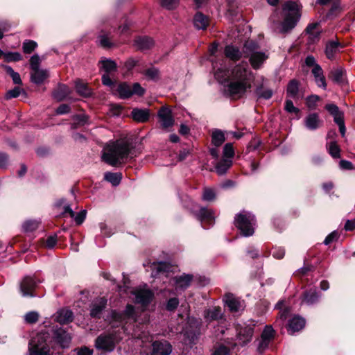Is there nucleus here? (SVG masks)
Returning <instances> with one entry per match:
<instances>
[{
  "instance_id": "obj_55",
  "label": "nucleus",
  "mask_w": 355,
  "mask_h": 355,
  "mask_svg": "<svg viewBox=\"0 0 355 355\" xmlns=\"http://www.w3.org/2000/svg\"><path fill=\"white\" fill-rule=\"evenodd\" d=\"M22 92V89L19 87H15L12 89H10L8 91L6 94V98L7 99H10L12 98H17L18 97L21 92Z\"/></svg>"
},
{
  "instance_id": "obj_7",
  "label": "nucleus",
  "mask_w": 355,
  "mask_h": 355,
  "mask_svg": "<svg viewBox=\"0 0 355 355\" xmlns=\"http://www.w3.org/2000/svg\"><path fill=\"white\" fill-rule=\"evenodd\" d=\"M121 339V337L116 333L101 335L96 339L95 347L104 352H112Z\"/></svg>"
},
{
  "instance_id": "obj_58",
  "label": "nucleus",
  "mask_w": 355,
  "mask_h": 355,
  "mask_svg": "<svg viewBox=\"0 0 355 355\" xmlns=\"http://www.w3.org/2000/svg\"><path fill=\"white\" fill-rule=\"evenodd\" d=\"M98 41L101 46L104 48H109L112 46V43L106 35H101L98 37Z\"/></svg>"
},
{
  "instance_id": "obj_19",
  "label": "nucleus",
  "mask_w": 355,
  "mask_h": 355,
  "mask_svg": "<svg viewBox=\"0 0 355 355\" xmlns=\"http://www.w3.org/2000/svg\"><path fill=\"white\" fill-rule=\"evenodd\" d=\"M305 325V320L298 315L293 317L288 324V331L290 334H293L296 331H299L304 328Z\"/></svg>"
},
{
  "instance_id": "obj_16",
  "label": "nucleus",
  "mask_w": 355,
  "mask_h": 355,
  "mask_svg": "<svg viewBox=\"0 0 355 355\" xmlns=\"http://www.w3.org/2000/svg\"><path fill=\"white\" fill-rule=\"evenodd\" d=\"M304 125L307 129L314 130L322 125V121L320 119L318 114L311 113L306 116Z\"/></svg>"
},
{
  "instance_id": "obj_8",
  "label": "nucleus",
  "mask_w": 355,
  "mask_h": 355,
  "mask_svg": "<svg viewBox=\"0 0 355 355\" xmlns=\"http://www.w3.org/2000/svg\"><path fill=\"white\" fill-rule=\"evenodd\" d=\"M255 324L252 322L250 324H238L236 327V340L241 345H245L251 341Z\"/></svg>"
},
{
  "instance_id": "obj_39",
  "label": "nucleus",
  "mask_w": 355,
  "mask_h": 355,
  "mask_svg": "<svg viewBox=\"0 0 355 355\" xmlns=\"http://www.w3.org/2000/svg\"><path fill=\"white\" fill-rule=\"evenodd\" d=\"M152 268L153 274L155 276L159 274L167 272L169 269V265L166 262H160L158 263H153Z\"/></svg>"
},
{
  "instance_id": "obj_15",
  "label": "nucleus",
  "mask_w": 355,
  "mask_h": 355,
  "mask_svg": "<svg viewBox=\"0 0 355 355\" xmlns=\"http://www.w3.org/2000/svg\"><path fill=\"white\" fill-rule=\"evenodd\" d=\"M225 304L232 312H239L243 307L241 300L233 294L227 293L223 299Z\"/></svg>"
},
{
  "instance_id": "obj_23",
  "label": "nucleus",
  "mask_w": 355,
  "mask_h": 355,
  "mask_svg": "<svg viewBox=\"0 0 355 355\" xmlns=\"http://www.w3.org/2000/svg\"><path fill=\"white\" fill-rule=\"evenodd\" d=\"M49 77V72L46 69H37L32 71L31 73V81L35 84L42 83Z\"/></svg>"
},
{
  "instance_id": "obj_22",
  "label": "nucleus",
  "mask_w": 355,
  "mask_h": 355,
  "mask_svg": "<svg viewBox=\"0 0 355 355\" xmlns=\"http://www.w3.org/2000/svg\"><path fill=\"white\" fill-rule=\"evenodd\" d=\"M204 317L207 322L218 320L222 318L221 309L219 306L208 309L205 311Z\"/></svg>"
},
{
  "instance_id": "obj_63",
  "label": "nucleus",
  "mask_w": 355,
  "mask_h": 355,
  "mask_svg": "<svg viewBox=\"0 0 355 355\" xmlns=\"http://www.w3.org/2000/svg\"><path fill=\"white\" fill-rule=\"evenodd\" d=\"M325 109L332 115L334 116L335 114H338V113L340 112L338 107L333 103L327 104L325 105Z\"/></svg>"
},
{
  "instance_id": "obj_50",
  "label": "nucleus",
  "mask_w": 355,
  "mask_h": 355,
  "mask_svg": "<svg viewBox=\"0 0 355 355\" xmlns=\"http://www.w3.org/2000/svg\"><path fill=\"white\" fill-rule=\"evenodd\" d=\"M234 155V150L232 146V144L230 143H227L225 145L223 148V157L225 159H232V158Z\"/></svg>"
},
{
  "instance_id": "obj_59",
  "label": "nucleus",
  "mask_w": 355,
  "mask_h": 355,
  "mask_svg": "<svg viewBox=\"0 0 355 355\" xmlns=\"http://www.w3.org/2000/svg\"><path fill=\"white\" fill-rule=\"evenodd\" d=\"M40 59L38 55H33L30 59V66L32 71L40 69Z\"/></svg>"
},
{
  "instance_id": "obj_57",
  "label": "nucleus",
  "mask_w": 355,
  "mask_h": 355,
  "mask_svg": "<svg viewBox=\"0 0 355 355\" xmlns=\"http://www.w3.org/2000/svg\"><path fill=\"white\" fill-rule=\"evenodd\" d=\"M179 300L176 297L171 298L168 300L166 304V309L169 311H173L178 307Z\"/></svg>"
},
{
  "instance_id": "obj_56",
  "label": "nucleus",
  "mask_w": 355,
  "mask_h": 355,
  "mask_svg": "<svg viewBox=\"0 0 355 355\" xmlns=\"http://www.w3.org/2000/svg\"><path fill=\"white\" fill-rule=\"evenodd\" d=\"M39 315L35 311H31L26 314L25 315V320L28 323H35L38 320Z\"/></svg>"
},
{
  "instance_id": "obj_53",
  "label": "nucleus",
  "mask_w": 355,
  "mask_h": 355,
  "mask_svg": "<svg viewBox=\"0 0 355 355\" xmlns=\"http://www.w3.org/2000/svg\"><path fill=\"white\" fill-rule=\"evenodd\" d=\"M328 151L334 158L340 157V148L336 142H331L329 144Z\"/></svg>"
},
{
  "instance_id": "obj_28",
  "label": "nucleus",
  "mask_w": 355,
  "mask_h": 355,
  "mask_svg": "<svg viewBox=\"0 0 355 355\" xmlns=\"http://www.w3.org/2000/svg\"><path fill=\"white\" fill-rule=\"evenodd\" d=\"M319 296L315 289H310L309 291H305L302 298V303H304L308 305L314 304L318 301Z\"/></svg>"
},
{
  "instance_id": "obj_2",
  "label": "nucleus",
  "mask_w": 355,
  "mask_h": 355,
  "mask_svg": "<svg viewBox=\"0 0 355 355\" xmlns=\"http://www.w3.org/2000/svg\"><path fill=\"white\" fill-rule=\"evenodd\" d=\"M130 153V144L124 139L110 141L103 148L102 159L112 166L121 164Z\"/></svg>"
},
{
  "instance_id": "obj_40",
  "label": "nucleus",
  "mask_w": 355,
  "mask_h": 355,
  "mask_svg": "<svg viewBox=\"0 0 355 355\" xmlns=\"http://www.w3.org/2000/svg\"><path fill=\"white\" fill-rule=\"evenodd\" d=\"M284 301H279L277 302V304L275 306V307L277 309L280 310L279 313V318L277 319L276 323L279 322V320H282V322H284L288 317V315L289 313V309L284 307Z\"/></svg>"
},
{
  "instance_id": "obj_3",
  "label": "nucleus",
  "mask_w": 355,
  "mask_h": 355,
  "mask_svg": "<svg viewBox=\"0 0 355 355\" xmlns=\"http://www.w3.org/2000/svg\"><path fill=\"white\" fill-rule=\"evenodd\" d=\"M243 55L248 58L252 68L254 70L261 69L269 58L268 52L261 51L257 42L253 40H248L245 42Z\"/></svg>"
},
{
  "instance_id": "obj_27",
  "label": "nucleus",
  "mask_w": 355,
  "mask_h": 355,
  "mask_svg": "<svg viewBox=\"0 0 355 355\" xmlns=\"http://www.w3.org/2000/svg\"><path fill=\"white\" fill-rule=\"evenodd\" d=\"M135 44L141 50H147L154 45V42L148 37H139L135 40Z\"/></svg>"
},
{
  "instance_id": "obj_64",
  "label": "nucleus",
  "mask_w": 355,
  "mask_h": 355,
  "mask_svg": "<svg viewBox=\"0 0 355 355\" xmlns=\"http://www.w3.org/2000/svg\"><path fill=\"white\" fill-rule=\"evenodd\" d=\"M229 354V349L225 346H220L218 347L213 355H227Z\"/></svg>"
},
{
  "instance_id": "obj_12",
  "label": "nucleus",
  "mask_w": 355,
  "mask_h": 355,
  "mask_svg": "<svg viewBox=\"0 0 355 355\" xmlns=\"http://www.w3.org/2000/svg\"><path fill=\"white\" fill-rule=\"evenodd\" d=\"M274 336L275 331L272 326H266L261 335V340L258 345V350L261 352L265 349L268 347L270 340L274 338Z\"/></svg>"
},
{
  "instance_id": "obj_60",
  "label": "nucleus",
  "mask_w": 355,
  "mask_h": 355,
  "mask_svg": "<svg viewBox=\"0 0 355 355\" xmlns=\"http://www.w3.org/2000/svg\"><path fill=\"white\" fill-rule=\"evenodd\" d=\"M132 89V96L133 94H137L138 96H143L145 93V89L140 85L139 83H134Z\"/></svg>"
},
{
  "instance_id": "obj_11",
  "label": "nucleus",
  "mask_w": 355,
  "mask_h": 355,
  "mask_svg": "<svg viewBox=\"0 0 355 355\" xmlns=\"http://www.w3.org/2000/svg\"><path fill=\"white\" fill-rule=\"evenodd\" d=\"M159 123L164 129H168L172 127L174 124V119L173 118L171 111L169 108L162 107L158 111Z\"/></svg>"
},
{
  "instance_id": "obj_46",
  "label": "nucleus",
  "mask_w": 355,
  "mask_h": 355,
  "mask_svg": "<svg viewBox=\"0 0 355 355\" xmlns=\"http://www.w3.org/2000/svg\"><path fill=\"white\" fill-rule=\"evenodd\" d=\"M5 71L12 79V81L16 85H21V80L19 74L17 72L14 71L12 68L10 66L5 67Z\"/></svg>"
},
{
  "instance_id": "obj_30",
  "label": "nucleus",
  "mask_w": 355,
  "mask_h": 355,
  "mask_svg": "<svg viewBox=\"0 0 355 355\" xmlns=\"http://www.w3.org/2000/svg\"><path fill=\"white\" fill-rule=\"evenodd\" d=\"M64 213L69 214L71 218H73L77 225H80L83 223L86 217V211L83 210L78 213L76 215L75 212L71 209V207L67 205L64 208Z\"/></svg>"
},
{
  "instance_id": "obj_61",
  "label": "nucleus",
  "mask_w": 355,
  "mask_h": 355,
  "mask_svg": "<svg viewBox=\"0 0 355 355\" xmlns=\"http://www.w3.org/2000/svg\"><path fill=\"white\" fill-rule=\"evenodd\" d=\"M285 110L290 113L297 114L300 110L294 106L291 100L287 99L285 103Z\"/></svg>"
},
{
  "instance_id": "obj_13",
  "label": "nucleus",
  "mask_w": 355,
  "mask_h": 355,
  "mask_svg": "<svg viewBox=\"0 0 355 355\" xmlns=\"http://www.w3.org/2000/svg\"><path fill=\"white\" fill-rule=\"evenodd\" d=\"M70 335L62 328L57 329L53 332V339L61 347H68L71 342Z\"/></svg>"
},
{
  "instance_id": "obj_6",
  "label": "nucleus",
  "mask_w": 355,
  "mask_h": 355,
  "mask_svg": "<svg viewBox=\"0 0 355 355\" xmlns=\"http://www.w3.org/2000/svg\"><path fill=\"white\" fill-rule=\"evenodd\" d=\"M234 225L243 236H252L254 232V216L249 212L243 211L235 216Z\"/></svg>"
},
{
  "instance_id": "obj_32",
  "label": "nucleus",
  "mask_w": 355,
  "mask_h": 355,
  "mask_svg": "<svg viewBox=\"0 0 355 355\" xmlns=\"http://www.w3.org/2000/svg\"><path fill=\"white\" fill-rule=\"evenodd\" d=\"M224 53L227 58L234 61L238 60L243 54V52L241 53L238 48L232 45L227 46L225 49Z\"/></svg>"
},
{
  "instance_id": "obj_43",
  "label": "nucleus",
  "mask_w": 355,
  "mask_h": 355,
  "mask_svg": "<svg viewBox=\"0 0 355 355\" xmlns=\"http://www.w3.org/2000/svg\"><path fill=\"white\" fill-rule=\"evenodd\" d=\"M320 101V97L318 95H311L306 98V105L309 110H315L318 105V102Z\"/></svg>"
},
{
  "instance_id": "obj_41",
  "label": "nucleus",
  "mask_w": 355,
  "mask_h": 355,
  "mask_svg": "<svg viewBox=\"0 0 355 355\" xmlns=\"http://www.w3.org/2000/svg\"><path fill=\"white\" fill-rule=\"evenodd\" d=\"M122 176L119 173L107 172L105 173V180L112 183L114 186L119 184Z\"/></svg>"
},
{
  "instance_id": "obj_10",
  "label": "nucleus",
  "mask_w": 355,
  "mask_h": 355,
  "mask_svg": "<svg viewBox=\"0 0 355 355\" xmlns=\"http://www.w3.org/2000/svg\"><path fill=\"white\" fill-rule=\"evenodd\" d=\"M39 282H36L33 277H25L20 284V291L24 297H34V291Z\"/></svg>"
},
{
  "instance_id": "obj_62",
  "label": "nucleus",
  "mask_w": 355,
  "mask_h": 355,
  "mask_svg": "<svg viewBox=\"0 0 355 355\" xmlns=\"http://www.w3.org/2000/svg\"><path fill=\"white\" fill-rule=\"evenodd\" d=\"M102 83L104 85L108 86L112 89L114 86V83L112 80L108 73H104L102 76Z\"/></svg>"
},
{
  "instance_id": "obj_45",
  "label": "nucleus",
  "mask_w": 355,
  "mask_h": 355,
  "mask_svg": "<svg viewBox=\"0 0 355 355\" xmlns=\"http://www.w3.org/2000/svg\"><path fill=\"white\" fill-rule=\"evenodd\" d=\"M331 75L333 80L336 83H341L344 81V71L342 68H337L332 70Z\"/></svg>"
},
{
  "instance_id": "obj_29",
  "label": "nucleus",
  "mask_w": 355,
  "mask_h": 355,
  "mask_svg": "<svg viewBox=\"0 0 355 355\" xmlns=\"http://www.w3.org/2000/svg\"><path fill=\"white\" fill-rule=\"evenodd\" d=\"M131 115L135 121L140 123L146 122L149 119V112L147 110L134 109Z\"/></svg>"
},
{
  "instance_id": "obj_44",
  "label": "nucleus",
  "mask_w": 355,
  "mask_h": 355,
  "mask_svg": "<svg viewBox=\"0 0 355 355\" xmlns=\"http://www.w3.org/2000/svg\"><path fill=\"white\" fill-rule=\"evenodd\" d=\"M142 73L149 80H157L159 79V71L155 67H150L144 71Z\"/></svg>"
},
{
  "instance_id": "obj_52",
  "label": "nucleus",
  "mask_w": 355,
  "mask_h": 355,
  "mask_svg": "<svg viewBox=\"0 0 355 355\" xmlns=\"http://www.w3.org/2000/svg\"><path fill=\"white\" fill-rule=\"evenodd\" d=\"M194 324H196V329H195L194 331H193L192 332L189 333L187 330H185L184 333V336L186 337L187 339H188L189 343L194 342L195 339L197 337V333H198V329H197L198 328L199 323H198V321H195Z\"/></svg>"
},
{
  "instance_id": "obj_48",
  "label": "nucleus",
  "mask_w": 355,
  "mask_h": 355,
  "mask_svg": "<svg viewBox=\"0 0 355 355\" xmlns=\"http://www.w3.org/2000/svg\"><path fill=\"white\" fill-rule=\"evenodd\" d=\"M216 198V192L211 188H205L202 193V199L205 201H213Z\"/></svg>"
},
{
  "instance_id": "obj_33",
  "label": "nucleus",
  "mask_w": 355,
  "mask_h": 355,
  "mask_svg": "<svg viewBox=\"0 0 355 355\" xmlns=\"http://www.w3.org/2000/svg\"><path fill=\"white\" fill-rule=\"evenodd\" d=\"M340 44L338 42H329L326 45L325 54L327 58L333 59L335 54L338 51Z\"/></svg>"
},
{
  "instance_id": "obj_1",
  "label": "nucleus",
  "mask_w": 355,
  "mask_h": 355,
  "mask_svg": "<svg viewBox=\"0 0 355 355\" xmlns=\"http://www.w3.org/2000/svg\"><path fill=\"white\" fill-rule=\"evenodd\" d=\"M215 78L218 82L223 83L230 78L227 91L232 96L241 97L251 89L254 76L249 68L248 63H241L236 65L232 70L231 75L222 68H218L214 73Z\"/></svg>"
},
{
  "instance_id": "obj_54",
  "label": "nucleus",
  "mask_w": 355,
  "mask_h": 355,
  "mask_svg": "<svg viewBox=\"0 0 355 355\" xmlns=\"http://www.w3.org/2000/svg\"><path fill=\"white\" fill-rule=\"evenodd\" d=\"M124 315L128 319H132L134 322H137V319L135 316V311L133 306L128 304L127 305L124 311Z\"/></svg>"
},
{
  "instance_id": "obj_47",
  "label": "nucleus",
  "mask_w": 355,
  "mask_h": 355,
  "mask_svg": "<svg viewBox=\"0 0 355 355\" xmlns=\"http://www.w3.org/2000/svg\"><path fill=\"white\" fill-rule=\"evenodd\" d=\"M39 224L40 222L37 220H29L24 223L23 228L25 232H33L38 227Z\"/></svg>"
},
{
  "instance_id": "obj_4",
  "label": "nucleus",
  "mask_w": 355,
  "mask_h": 355,
  "mask_svg": "<svg viewBox=\"0 0 355 355\" xmlns=\"http://www.w3.org/2000/svg\"><path fill=\"white\" fill-rule=\"evenodd\" d=\"M283 11L285 12V16L279 31L280 33L285 34L290 32L299 21L300 6L296 2L288 1L284 4Z\"/></svg>"
},
{
  "instance_id": "obj_37",
  "label": "nucleus",
  "mask_w": 355,
  "mask_h": 355,
  "mask_svg": "<svg viewBox=\"0 0 355 355\" xmlns=\"http://www.w3.org/2000/svg\"><path fill=\"white\" fill-rule=\"evenodd\" d=\"M101 67L104 70L105 73H110L116 69V64L114 61L109 59H103L99 62Z\"/></svg>"
},
{
  "instance_id": "obj_26",
  "label": "nucleus",
  "mask_w": 355,
  "mask_h": 355,
  "mask_svg": "<svg viewBox=\"0 0 355 355\" xmlns=\"http://www.w3.org/2000/svg\"><path fill=\"white\" fill-rule=\"evenodd\" d=\"M318 23H312L309 24L306 28V32L309 35V40L311 42L314 43L319 40L320 31L318 29Z\"/></svg>"
},
{
  "instance_id": "obj_25",
  "label": "nucleus",
  "mask_w": 355,
  "mask_h": 355,
  "mask_svg": "<svg viewBox=\"0 0 355 355\" xmlns=\"http://www.w3.org/2000/svg\"><path fill=\"white\" fill-rule=\"evenodd\" d=\"M209 23V18L201 12H197L193 17L194 26L198 29H206Z\"/></svg>"
},
{
  "instance_id": "obj_51",
  "label": "nucleus",
  "mask_w": 355,
  "mask_h": 355,
  "mask_svg": "<svg viewBox=\"0 0 355 355\" xmlns=\"http://www.w3.org/2000/svg\"><path fill=\"white\" fill-rule=\"evenodd\" d=\"M179 3L180 0H161L162 6L168 10H173L176 8Z\"/></svg>"
},
{
  "instance_id": "obj_35",
  "label": "nucleus",
  "mask_w": 355,
  "mask_h": 355,
  "mask_svg": "<svg viewBox=\"0 0 355 355\" xmlns=\"http://www.w3.org/2000/svg\"><path fill=\"white\" fill-rule=\"evenodd\" d=\"M232 164V159L223 158L216 166V171L218 175H223L227 172Z\"/></svg>"
},
{
  "instance_id": "obj_42",
  "label": "nucleus",
  "mask_w": 355,
  "mask_h": 355,
  "mask_svg": "<svg viewBox=\"0 0 355 355\" xmlns=\"http://www.w3.org/2000/svg\"><path fill=\"white\" fill-rule=\"evenodd\" d=\"M211 139L213 144L216 147L220 146L225 140L224 133L218 130L213 132Z\"/></svg>"
},
{
  "instance_id": "obj_36",
  "label": "nucleus",
  "mask_w": 355,
  "mask_h": 355,
  "mask_svg": "<svg viewBox=\"0 0 355 355\" xmlns=\"http://www.w3.org/2000/svg\"><path fill=\"white\" fill-rule=\"evenodd\" d=\"M299 82L296 80H292L289 82L287 87V95L293 98H297L299 94Z\"/></svg>"
},
{
  "instance_id": "obj_9",
  "label": "nucleus",
  "mask_w": 355,
  "mask_h": 355,
  "mask_svg": "<svg viewBox=\"0 0 355 355\" xmlns=\"http://www.w3.org/2000/svg\"><path fill=\"white\" fill-rule=\"evenodd\" d=\"M134 295L135 302L139 304L142 307L145 308L152 300L153 293L146 288H138L132 292Z\"/></svg>"
},
{
  "instance_id": "obj_49",
  "label": "nucleus",
  "mask_w": 355,
  "mask_h": 355,
  "mask_svg": "<svg viewBox=\"0 0 355 355\" xmlns=\"http://www.w3.org/2000/svg\"><path fill=\"white\" fill-rule=\"evenodd\" d=\"M37 46L35 42L33 40H26L23 43V51L25 53H31Z\"/></svg>"
},
{
  "instance_id": "obj_38",
  "label": "nucleus",
  "mask_w": 355,
  "mask_h": 355,
  "mask_svg": "<svg viewBox=\"0 0 355 355\" xmlns=\"http://www.w3.org/2000/svg\"><path fill=\"white\" fill-rule=\"evenodd\" d=\"M76 89L80 95L85 97L90 96L92 94L91 89L82 80H77L76 82Z\"/></svg>"
},
{
  "instance_id": "obj_21",
  "label": "nucleus",
  "mask_w": 355,
  "mask_h": 355,
  "mask_svg": "<svg viewBox=\"0 0 355 355\" xmlns=\"http://www.w3.org/2000/svg\"><path fill=\"white\" fill-rule=\"evenodd\" d=\"M312 73L314 76L315 81L319 87L324 89H327L325 78L323 75V71L320 65H315L312 69Z\"/></svg>"
},
{
  "instance_id": "obj_14",
  "label": "nucleus",
  "mask_w": 355,
  "mask_h": 355,
  "mask_svg": "<svg viewBox=\"0 0 355 355\" xmlns=\"http://www.w3.org/2000/svg\"><path fill=\"white\" fill-rule=\"evenodd\" d=\"M172 351L171 344L166 341H156L153 344V355H168Z\"/></svg>"
},
{
  "instance_id": "obj_5",
  "label": "nucleus",
  "mask_w": 355,
  "mask_h": 355,
  "mask_svg": "<svg viewBox=\"0 0 355 355\" xmlns=\"http://www.w3.org/2000/svg\"><path fill=\"white\" fill-rule=\"evenodd\" d=\"M49 339L47 332H41L33 337L29 343L30 355H51Z\"/></svg>"
},
{
  "instance_id": "obj_18",
  "label": "nucleus",
  "mask_w": 355,
  "mask_h": 355,
  "mask_svg": "<svg viewBox=\"0 0 355 355\" xmlns=\"http://www.w3.org/2000/svg\"><path fill=\"white\" fill-rule=\"evenodd\" d=\"M193 276L190 275H182L180 277H175L173 279L175 284V288L177 291H184L190 285Z\"/></svg>"
},
{
  "instance_id": "obj_24",
  "label": "nucleus",
  "mask_w": 355,
  "mask_h": 355,
  "mask_svg": "<svg viewBox=\"0 0 355 355\" xmlns=\"http://www.w3.org/2000/svg\"><path fill=\"white\" fill-rule=\"evenodd\" d=\"M55 320L60 324H67L73 320V313L69 309H61L57 312Z\"/></svg>"
},
{
  "instance_id": "obj_31",
  "label": "nucleus",
  "mask_w": 355,
  "mask_h": 355,
  "mask_svg": "<svg viewBox=\"0 0 355 355\" xmlns=\"http://www.w3.org/2000/svg\"><path fill=\"white\" fill-rule=\"evenodd\" d=\"M70 94L69 88L65 85H60L53 92V97L58 101L64 100Z\"/></svg>"
},
{
  "instance_id": "obj_17",
  "label": "nucleus",
  "mask_w": 355,
  "mask_h": 355,
  "mask_svg": "<svg viewBox=\"0 0 355 355\" xmlns=\"http://www.w3.org/2000/svg\"><path fill=\"white\" fill-rule=\"evenodd\" d=\"M107 300L105 297H99L95 300L91 304V316L99 318L102 311L105 308Z\"/></svg>"
},
{
  "instance_id": "obj_34",
  "label": "nucleus",
  "mask_w": 355,
  "mask_h": 355,
  "mask_svg": "<svg viewBox=\"0 0 355 355\" xmlns=\"http://www.w3.org/2000/svg\"><path fill=\"white\" fill-rule=\"evenodd\" d=\"M116 92L121 98H128L132 96L131 87L125 83H120L117 86Z\"/></svg>"
},
{
  "instance_id": "obj_20",
  "label": "nucleus",
  "mask_w": 355,
  "mask_h": 355,
  "mask_svg": "<svg viewBox=\"0 0 355 355\" xmlns=\"http://www.w3.org/2000/svg\"><path fill=\"white\" fill-rule=\"evenodd\" d=\"M198 218L202 223H208L209 225H213L214 223V214L211 209L207 208H201L197 215Z\"/></svg>"
}]
</instances>
